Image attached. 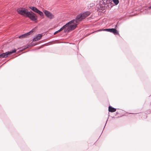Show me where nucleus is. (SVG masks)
Masks as SVG:
<instances>
[{
	"label": "nucleus",
	"instance_id": "obj_1",
	"mask_svg": "<svg viewBox=\"0 0 151 151\" xmlns=\"http://www.w3.org/2000/svg\"><path fill=\"white\" fill-rule=\"evenodd\" d=\"M99 1V4L97 5V7L102 11L106 9L110 10L113 6V3L108 1H106V3L104 2V0Z\"/></svg>",
	"mask_w": 151,
	"mask_h": 151
},
{
	"label": "nucleus",
	"instance_id": "obj_2",
	"mask_svg": "<svg viewBox=\"0 0 151 151\" xmlns=\"http://www.w3.org/2000/svg\"><path fill=\"white\" fill-rule=\"evenodd\" d=\"M17 13L23 16L26 17L29 11L27 9L23 7H20L17 9Z\"/></svg>",
	"mask_w": 151,
	"mask_h": 151
},
{
	"label": "nucleus",
	"instance_id": "obj_3",
	"mask_svg": "<svg viewBox=\"0 0 151 151\" xmlns=\"http://www.w3.org/2000/svg\"><path fill=\"white\" fill-rule=\"evenodd\" d=\"M26 17L29 18L32 21L36 22L37 19V17L36 14L32 11L29 12Z\"/></svg>",
	"mask_w": 151,
	"mask_h": 151
},
{
	"label": "nucleus",
	"instance_id": "obj_4",
	"mask_svg": "<svg viewBox=\"0 0 151 151\" xmlns=\"http://www.w3.org/2000/svg\"><path fill=\"white\" fill-rule=\"evenodd\" d=\"M67 27H68L70 30H74L77 27L78 24H72L68 22L66 24Z\"/></svg>",
	"mask_w": 151,
	"mask_h": 151
},
{
	"label": "nucleus",
	"instance_id": "obj_5",
	"mask_svg": "<svg viewBox=\"0 0 151 151\" xmlns=\"http://www.w3.org/2000/svg\"><path fill=\"white\" fill-rule=\"evenodd\" d=\"M43 12L46 17L50 19H52L54 17V15L48 11L45 10Z\"/></svg>",
	"mask_w": 151,
	"mask_h": 151
},
{
	"label": "nucleus",
	"instance_id": "obj_6",
	"mask_svg": "<svg viewBox=\"0 0 151 151\" xmlns=\"http://www.w3.org/2000/svg\"><path fill=\"white\" fill-rule=\"evenodd\" d=\"M83 19L82 15L81 13H80L77 15L75 19V20H76V23H78L81 22Z\"/></svg>",
	"mask_w": 151,
	"mask_h": 151
},
{
	"label": "nucleus",
	"instance_id": "obj_7",
	"mask_svg": "<svg viewBox=\"0 0 151 151\" xmlns=\"http://www.w3.org/2000/svg\"><path fill=\"white\" fill-rule=\"evenodd\" d=\"M82 15V17L84 19L90 15L91 13V12L89 11H87L85 12H81V13Z\"/></svg>",
	"mask_w": 151,
	"mask_h": 151
},
{
	"label": "nucleus",
	"instance_id": "obj_8",
	"mask_svg": "<svg viewBox=\"0 0 151 151\" xmlns=\"http://www.w3.org/2000/svg\"><path fill=\"white\" fill-rule=\"evenodd\" d=\"M42 36V34H37L36 37L33 39L32 41L35 42L39 40L41 38Z\"/></svg>",
	"mask_w": 151,
	"mask_h": 151
},
{
	"label": "nucleus",
	"instance_id": "obj_9",
	"mask_svg": "<svg viewBox=\"0 0 151 151\" xmlns=\"http://www.w3.org/2000/svg\"><path fill=\"white\" fill-rule=\"evenodd\" d=\"M16 51L17 50L16 49H14L10 51H8L5 52L6 54V56L7 57H8L9 55H10L13 53L16 52Z\"/></svg>",
	"mask_w": 151,
	"mask_h": 151
},
{
	"label": "nucleus",
	"instance_id": "obj_10",
	"mask_svg": "<svg viewBox=\"0 0 151 151\" xmlns=\"http://www.w3.org/2000/svg\"><path fill=\"white\" fill-rule=\"evenodd\" d=\"M109 29L110 30H109V32L112 33L115 35H119L118 31L116 29V28H109Z\"/></svg>",
	"mask_w": 151,
	"mask_h": 151
},
{
	"label": "nucleus",
	"instance_id": "obj_11",
	"mask_svg": "<svg viewBox=\"0 0 151 151\" xmlns=\"http://www.w3.org/2000/svg\"><path fill=\"white\" fill-rule=\"evenodd\" d=\"M29 35L28 32H27L19 36L18 37L19 39H22L28 37H29Z\"/></svg>",
	"mask_w": 151,
	"mask_h": 151
},
{
	"label": "nucleus",
	"instance_id": "obj_12",
	"mask_svg": "<svg viewBox=\"0 0 151 151\" xmlns=\"http://www.w3.org/2000/svg\"><path fill=\"white\" fill-rule=\"evenodd\" d=\"M29 9H31L33 12H35L36 13L39 10L36 7L34 6H29Z\"/></svg>",
	"mask_w": 151,
	"mask_h": 151
},
{
	"label": "nucleus",
	"instance_id": "obj_13",
	"mask_svg": "<svg viewBox=\"0 0 151 151\" xmlns=\"http://www.w3.org/2000/svg\"><path fill=\"white\" fill-rule=\"evenodd\" d=\"M109 112H115L116 110V109L115 108L111 106H109L108 108Z\"/></svg>",
	"mask_w": 151,
	"mask_h": 151
},
{
	"label": "nucleus",
	"instance_id": "obj_14",
	"mask_svg": "<svg viewBox=\"0 0 151 151\" xmlns=\"http://www.w3.org/2000/svg\"><path fill=\"white\" fill-rule=\"evenodd\" d=\"M29 47V46H28V44H27L26 45L20 48V49H21L20 50V51H22L27 48H28Z\"/></svg>",
	"mask_w": 151,
	"mask_h": 151
},
{
	"label": "nucleus",
	"instance_id": "obj_15",
	"mask_svg": "<svg viewBox=\"0 0 151 151\" xmlns=\"http://www.w3.org/2000/svg\"><path fill=\"white\" fill-rule=\"evenodd\" d=\"M7 58V57L6 56V54L5 52L2 53L0 54V58Z\"/></svg>",
	"mask_w": 151,
	"mask_h": 151
},
{
	"label": "nucleus",
	"instance_id": "obj_16",
	"mask_svg": "<svg viewBox=\"0 0 151 151\" xmlns=\"http://www.w3.org/2000/svg\"><path fill=\"white\" fill-rule=\"evenodd\" d=\"M37 14L40 15V16L41 17H42L44 16V14L39 9L37 12Z\"/></svg>",
	"mask_w": 151,
	"mask_h": 151
},
{
	"label": "nucleus",
	"instance_id": "obj_17",
	"mask_svg": "<svg viewBox=\"0 0 151 151\" xmlns=\"http://www.w3.org/2000/svg\"><path fill=\"white\" fill-rule=\"evenodd\" d=\"M114 24L113 25L112 27H114L115 28H118V27L119 25V24H118V22H116L115 24V23H114Z\"/></svg>",
	"mask_w": 151,
	"mask_h": 151
},
{
	"label": "nucleus",
	"instance_id": "obj_18",
	"mask_svg": "<svg viewBox=\"0 0 151 151\" xmlns=\"http://www.w3.org/2000/svg\"><path fill=\"white\" fill-rule=\"evenodd\" d=\"M75 22H76V20H75V19H73L69 22V23H70L72 24H75L77 23H76V22L75 23Z\"/></svg>",
	"mask_w": 151,
	"mask_h": 151
},
{
	"label": "nucleus",
	"instance_id": "obj_19",
	"mask_svg": "<svg viewBox=\"0 0 151 151\" xmlns=\"http://www.w3.org/2000/svg\"><path fill=\"white\" fill-rule=\"evenodd\" d=\"M75 22H76V20H75V19H73L69 22V23H70L72 24H75L77 23H76V22L75 23Z\"/></svg>",
	"mask_w": 151,
	"mask_h": 151
},
{
	"label": "nucleus",
	"instance_id": "obj_20",
	"mask_svg": "<svg viewBox=\"0 0 151 151\" xmlns=\"http://www.w3.org/2000/svg\"><path fill=\"white\" fill-rule=\"evenodd\" d=\"M72 31V30H69V29L68 27H67V28H65L64 30V32L66 33V32H70Z\"/></svg>",
	"mask_w": 151,
	"mask_h": 151
},
{
	"label": "nucleus",
	"instance_id": "obj_21",
	"mask_svg": "<svg viewBox=\"0 0 151 151\" xmlns=\"http://www.w3.org/2000/svg\"><path fill=\"white\" fill-rule=\"evenodd\" d=\"M113 1L115 5H117L119 3V0H113Z\"/></svg>",
	"mask_w": 151,
	"mask_h": 151
},
{
	"label": "nucleus",
	"instance_id": "obj_22",
	"mask_svg": "<svg viewBox=\"0 0 151 151\" xmlns=\"http://www.w3.org/2000/svg\"><path fill=\"white\" fill-rule=\"evenodd\" d=\"M35 29H32L31 31L28 32L29 35L31 34L34 32L35 31Z\"/></svg>",
	"mask_w": 151,
	"mask_h": 151
},
{
	"label": "nucleus",
	"instance_id": "obj_23",
	"mask_svg": "<svg viewBox=\"0 0 151 151\" xmlns=\"http://www.w3.org/2000/svg\"><path fill=\"white\" fill-rule=\"evenodd\" d=\"M66 25V24L64 25L60 29V31L63 30V29H65L66 27H67Z\"/></svg>",
	"mask_w": 151,
	"mask_h": 151
},
{
	"label": "nucleus",
	"instance_id": "obj_24",
	"mask_svg": "<svg viewBox=\"0 0 151 151\" xmlns=\"http://www.w3.org/2000/svg\"><path fill=\"white\" fill-rule=\"evenodd\" d=\"M102 30H103V31H106L107 32H109V30H110L109 28H106L105 29H102Z\"/></svg>",
	"mask_w": 151,
	"mask_h": 151
},
{
	"label": "nucleus",
	"instance_id": "obj_25",
	"mask_svg": "<svg viewBox=\"0 0 151 151\" xmlns=\"http://www.w3.org/2000/svg\"><path fill=\"white\" fill-rule=\"evenodd\" d=\"M32 42L29 45H28V46H29V47H33V46H35V44H34L32 43Z\"/></svg>",
	"mask_w": 151,
	"mask_h": 151
},
{
	"label": "nucleus",
	"instance_id": "obj_26",
	"mask_svg": "<svg viewBox=\"0 0 151 151\" xmlns=\"http://www.w3.org/2000/svg\"><path fill=\"white\" fill-rule=\"evenodd\" d=\"M60 29H59V30L55 31L54 33V35H55L57 33H58V32H60Z\"/></svg>",
	"mask_w": 151,
	"mask_h": 151
},
{
	"label": "nucleus",
	"instance_id": "obj_27",
	"mask_svg": "<svg viewBox=\"0 0 151 151\" xmlns=\"http://www.w3.org/2000/svg\"><path fill=\"white\" fill-rule=\"evenodd\" d=\"M127 113L130 114H136L137 113Z\"/></svg>",
	"mask_w": 151,
	"mask_h": 151
},
{
	"label": "nucleus",
	"instance_id": "obj_28",
	"mask_svg": "<svg viewBox=\"0 0 151 151\" xmlns=\"http://www.w3.org/2000/svg\"><path fill=\"white\" fill-rule=\"evenodd\" d=\"M148 9H150L151 10V6H150L149 7H148Z\"/></svg>",
	"mask_w": 151,
	"mask_h": 151
},
{
	"label": "nucleus",
	"instance_id": "obj_29",
	"mask_svg": "<svg viewBox=\"0 0 151 151\" xmlns=\"http://www.w3.org/2000/svg\"><path fill=\"white\" fill-rule=\"evenodd\" d=\"M119 114V113L118 112H117V111L116 112V114H115V116H116L117 114Z\"/></svg>",
	"mask_w": 151,
	"mask_h": 151
},
{
	"label": "nucleus",
	"instance_id": "obj_30",
	"mask_svg": "<svg viewBox=\"0 0 151 151\" xmlns=\"http://www.w3.org/2000/svg\"><path fill=\"white\" fill-rule=\"evenodd\" d=\"M91 18V17H88V18H87V19H88V20L89 19H90Z\"/></svg>",
	"mask_w": 151,
	"mask_h": 151
},
{
	"label": "nucleus",
	"instance_id": "obj_31",
	"mask_svg": "<svg viewBox=\"0 0 151 151\" xmlns=\"http://www.w3.org/2000/svg\"><path fill=\"white\" fill-rule=\"evenodd\" d=\"M102 29H99L97 31H102Z\"/></svg>",
	"mask_w": 151,
	"mask_h": 151
},
{
	"label": "nucleus",
	"instance_id": "obj_32",
	"mask_svg": "<svg viewBox=\"0 0 151 151\" xmlns=\"http://www.w3.org/2000/svg\"><path fill=\"white\" fill-rule=\"evenodd\" d=\"M107 120H108V119H107V120H106V123H105V126H104V127H105V125H106V123H107Z\"/></svg>",
	"mask_w": 151,
	"mask_h": 151
},
{
	"label": "nucleus",
	"instance_id": "obj_33",
	"mask_svg": "<svg viewBox=\"0 0 151 151\" xmlns=\"http://www.w3.org/2000/svg\"><path fill=\"white\" fill-rule=\"evenodd\" d=\"M115 118L114 116L112 117V118Z\"/></svg>",
	"mask_w": 151,
	"mask_h": 151
},
{
	"label": "nucleus",
	"instance_id": "obj_34",
	"mask_svg": "<svg viewBox=\"0 0 151 151\" xmlns=\"http://www.w3.org/2000/svg\"><path fill=\"white\" fill-rule=\"evenodd\" d=\"M6 63V62H5L3 64H2V65H3V64H4L5 63Z\"/></svg>",
	"mask_w": 151,
	"mask_h": 151
},
{
	"label": "nucleus",
	"instance_id": "obj_35",
	"mask_svg": "<svg viewBox=\"0 0 151 151\" xmlns=\"http://www.w3.org/2000/svg\"><path fill=\"white\" fill-rule=\"evenodd\" d=\"M104 0V1H108V0Z\"/></svg>",
	"mask_w": 151,
	"mask_h": 151
}]
</instances>
